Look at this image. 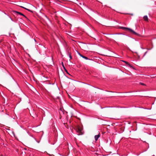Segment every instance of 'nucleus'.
Instances as JSON below:
<instances>
[{"mask_svg": "<svg viewBox=\"0 0 156 156\" xmlns=\"http://www.w3.org/2000/svg\"><path fill=\"white\" fill-rule=\"evenodd\" d=\"M10 19H11L12 20V18H11V17H10Z\"/></svg>", "mask_w": 156, "mask_h": 156, "instance_id": "19", "label": "nucleus"}, {"mask_svg": "<svg viewBox=\"0 0 156 156\" xmlns=\"http://www.w3.org/2000/svg\"><path fill=\"white\" fill-rule=\"evenodd\" d=\"M34 40L36 42V41L35 40V39H34Z\"/></svg>", "mask_w": 156, "mask_h": 156, "instance_id": "21", "label": "nucleus"}, {"mask_svg": "<svg viewBox=\"0 0 156 156\" xmlns=\"http://www.w3.org/2000/svg\"><path fill=\"white\" fill-rule=\"evenodd\" d=\"M55 130V127H54L53 130Z\"/></svg>", "mask_w": 156, "mask_h": 156, "instance_id": "14", "label": "nucleus"}, {"mask_svg": "<svg viewBox=\"0 0 156 156\" xmlns=\"http://www.w3.org/2000/svg\"><path fill=\"white\" fill-rule=\"evenodd\" d=\"M39 126V125L37 126L36 127H38V126Z\"/></svg>", "mask_w": 156, "mask_h": 156, "instance_id": "18", "label": "nucleus"}, {"mask_svg": "<svg viewBox=\"0 0 156 156\" xmlns=\"http://www.w3.org/2000/svg\"><path fill=\"white\" fill-rule=\"evenodd\" d=\"M14 12L15 13H16L19 15H20L23 16L26 18H27V17L23 14L22 13L20 12H18L17 11H14Z\"/></svg>", "mask_w": 156, "mask_h": 156, "instance_id": "3", "label": "nucleus"}, {"mask_svg": "<svg viewBox=\"0 0 156 156\" xmlns=\"http://www.w3.org/2000/svg\"><path fill=\"white\" fill-rule=\"evenodd\" d=\"M121 28L122 29L125 30H128L130 32H131L132 34L136 35L137 36H138L139 34L136 32L135 31H134L132 29L127 28V27H121Z\"/></svg>", "mask_w": 156, "mask_h": 156, "instance_id": "2", "label": "nucleus"}, {"mask_svg": "<svg viewBox=\"0 0 156 156\" xmlns=\"http://www.w3.org/2000/svg\"><path fill=\"white\" fill-rule=\"evenodd\" d=\"M105 129H106V130H108V129H107V128H106H106H105Z\"/></svg>", "mask_w": 156, "mask_h": 156, "instance_id": "15", "label": "nucleus"}, {"mask_svg": "<svg viewBox=\"0 0 156 156\" xmlns=\"http://www.w3.org/2000/svg\"><path fill=\"white\" fill-rule=\"evenodd\" d=\"M68 55L70 59H72V57L71 56V54L70 52H68Z\"/></svg>", "mask_w": 156, "mask_h": 156, "instance_id": "9", "label": "nucleus"}, {"mask_svg": "<svg viewBox=\"0 0 156 156\" xmlns=\"http://www.w3.org/2000/svg\"><path fill=\"white\" fill-rule=\"evenodd\" d=\"M143 19L145 21H148V17L147 16H145L143 17Z\"/></svg>", "mask_w": 156, "mask_h": 156, "instance_id": "6", "label": "nucleus"}, {"mask_svg": "<svg viewBox=\"0 0 156 156\" xmlns=\"http://www.w3.org/2000/svg\"><path fill=\"white\" fill-rule=\"evenodd\" d=\"M36 132H39V131H36Z\"/></svg>", "mask_w": 156, "mask_h": 156, "instance_id": "16", "label": "nucleus"}, {"mask_svg": "<svg viewBox=\"0 0 156 156\" xmlns=\"http://www.w3.org/2000/svg\"><path fill=\"white\" fill-rule=\"evenodd\" d=\"M124 127H121L120 128V129H121V130L122 131H124Z\"/></svg>", "mask_w": 156, "mask_h": 156, "instance_id": "10", "label": "nucleus"}, {"mask_svg": "<svg viewBox=\"0 0 156 156\" xmlns=\"http://www.w3.org/2000/svg\"><path fill=\"white\" fill-rule=\"evenodd\" d=\"M100 136V135L99 133L97 135H95L94 136L95 139L96 141H97L98 140V138H99V137Z\"/></svg>", "mask_w": 156, "mask_h": 156, "instance_id": "4", "label": "nucleus"}, {"mask_svg": "<svg viewBox=\"0 0 156 156\" xmlns=\"http://www.w3.org/2000/svg\"><path fill=\"white\" fill-rule=\"evenodd\" d=\"M73 129L78 133V135L83 134V127H73Z\"/></svg>", "mask_w": 156, "mask_h": 156, "instance_id": "1", "label": "nucleus"}, {"mask_svg": "<svg viewBox=\"0 0 156 156\" xmlns=\"http://www.w3.org/2000/svg\"><path fill=\"white\" fill-rule=\"evenodd\" d=\"M79 54L81 57H82L83 58H84L86 60L89 59H88L87 57L84 56L80 53H79Z\"/></svg>", "mask_w": 156, "mask_h": 156, "instance_id": "5", "label": "nucleus"}, {"mask_svg": "<svg viewBox=\"0 0 156 156\" xmlns=\"http://www.w3.org/2000/svg\"><path fill=\"white\" fill-rule=\"evenodd\" d=\"M155 5H156V3H155Z\"/></svg>", "mask_w": 156, "mask_h": 156, "instance_id": "22", "label": "nucleus"}, {"mask_svg": "<svg viewBox=\"0 0 156 156\" xmlns=\"http://www.w3.org/2000/svg\"><path fill=\"white\" fill-rule=\"evenodd\" d=\"M147 51H146V52H145V53H144V55H143V57H144V56H145V55L147 53Z\"/></svg>", "mask_w": 156, "mask_h": 156, "instance_id": "12", "label": "nucleus"}, {"mask_svg": "<svg viewBox=\"0 0 156 156\" xmlns=\"http://www.w3.org/2000/svg\"><path fill=\"white\" fill-rule=\"evenodd\" d=\"M21 7L22 8H23L24 9H25L27 10V11H29V12H32V11L30 10V9H27L26 8H25L24 7H23L21 6Z\"/></svg>", "mask_w": 156, "mask_h": 156, "instance_id": "8", "label": "nucleus"}, {"mask_svg": "<svg viewBox=\"0 0 156 156\" xmlns=\"http://www.w3.org/2000/svg\"><path fill=\"white\" fill-rule=\"evenodd\" d=\"M62 66H63V68H64V69L65 71L68 74H69V73L68 72V71L67 70V69L65 68L64 66V65H63V62H62Z\"/></svg>", "mask_w": 156, "mask_h": 156, "instance_id": "7", "label": "nucleus"}, {"mask_svg": "<svg viewBox=\"0 0 156 156\" xmlns=\"http://www.w3.org/2000/svg\"><path fill=\"white\" fill-rule=\"evenodd\" d=\"M140 84L141 85H145V84L143 83H141V82H140Z\"/></svg>", "mask_w": 156, "mask_h": 156, "instance_id": "11", "label": "nucleus"}, {"mask_svg": "<svg viewBox=\"0 0 156 156\" xmlns=\"http://www.w3.org/2000/svg\"><path fill=\"white\" fill-rule=\"evenodd\" d=\"M123 62H125L126 64H129L128 62H127L124 61H123Z\"/></svg>", "mask_w": 156, "mask_h": 156, "instance_id": "13", "label": "nucleus"}, {"mask_svg": "<svg viewBox=\"0 0 156 156\" xmlns=\"http://www.w3.org/2000/svg\"><path fill=\"white\" fill-rule=\"evenodd\" d=\"M147 50H150V49H147Z\"/></svg>", "mask_w": 156, "mask_h": 156, "instance_id": "20", "label": "nucleus"}, {"mask_svg": "<svg viewBox=\"0 0 156 156\" xmlns=\"http://www.w3.org/2000/svg\"><path fill=\"white\" fill-rule=\"evenodd\" d=\"M5 129H7V130H9V129H7V128H6Z\"/></svg>", "mask_w": 156, "mask_h": 156, "instance_id": "17", "label": "nucleus"}]
</instances>
